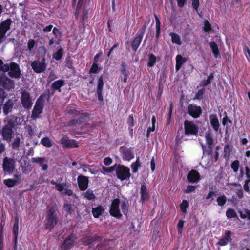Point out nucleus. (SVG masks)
<instances>
[{
  "mask_svg": "<svg viewBox=\"0 0 250 250\" xmlns=\"http://www.w3.org/2000/svg\"><path fill=\"white\" fill-rule=\"evenodd\" d=\"M19 120L20 118L14 115H10L4 120L5 125L0 131V134L3 139L8 143L11 142L14 135Z\"/></svg>",
  "mask_w": 250,
  "mask_h": 250,
  "instance_id": "nucleus-1",
  "label": "nucleus"
},
{
  "mask_svg": "<svg viewBox=\"0 0 250 250\" xmlns=\"http://www.w3.org/2000/svg\"><path fill=\"white\" fill-rule=\"evenodd\" d=\"M58 208L56 205L51 206L47 211L45 220V229L51 231L58 222Z\"/></svg>",
  "mask_w": 250,
  "mask_h": 250,
  "instance_id": "nucleus-2",
  "label": "nucleus"
},
{
  "mask_svg": "<svg viewBox=\"0 0 250 250\" xmlns=\"http://www.w3.org/2000/svg\"><path fill=\"white\" fill-rule=\"evenodd\" d=\"M68 113L73 117V119L68 122V126L70 127L81 125L86 121V119L89 116L88 113H83L75 109H70Z\"/></svg>",
  "mask_w": 250,
  "mask_h": 250,
  "instance_id": "nucleus-3",
  "label": "nucleus"
},
{
  "mask_svg": "<svg viewBox=\"0 0 250 250\" xmlns=\"http://www.w3.org/2000/svg\"><path fill=\"white\" fill-rule=\"evenodd\" d=\"M116 175L121 181L129 179L131 176L129 168L124 165H117Z\"/></svg>",
  "mask_w": 250,
  "mask_h": 250,
  "instance_id": "nucleus-4",
  "label": "nucleus"
},
{
  "mask_svg": "<svg viewBox=\"0 0 250 250\" xmlns=\"http://www.w3.org/2000/svg\"><path fill=\"white\" fill-rule=\"evenodd\" d=\"M120 203V200L117 198L112 201L109 207V212L110 215L117 219H121L122 217L119 208Z\"/></svg>",
  "mask_w": 250,
  "mask_h": 250,
  "instance_id": "nucleus-5",
  "label": "nucleus"
},
{
  "mask_svg": "<svg viewBox=\"0 0 250 250\" xmlns=\"http://www.w3.org/2000/svg\"><path fill=\"white\" fill-rule=\"evenodd\" d=\"M44 100L42 96L37 100L32 112L31 117L33 120L36 119L42 113L44 107Z\"/></svg>",
  "mask_w": 250,
  "mask_h": 250,
  "instance_id": "nucleus-6",
  "label": "nucleus"
},
{
  "mask_svg": "<svg viewBox=\"0 0 250 250\" xmlns=\"http://www.w3.org/2000/svg\"><path fill=\"white\" fill-rule=\"evenodd\" d=\"M31 66L35 72L37 73L43 72L47 66L45 57H43L41 61L36 60L33 61Z\"/></svg>",
  "mask_w": 250,
  "mask_h": 250,
  "instance_id": "nucleus-7",
  "label": "nucleus"
},
{
  "mask_svg": "<svg viewBox=\"0 0 250 250\" xmlns=\"http://www.w3.org/2000/svg\"><path fill=\"white\" fill-rule=\"evenodd\" d=\"M185 134L186 135H196L198 132V128L193 121L185 120L184 123Z\"/></svg>",
  "mask_w": 250,
  "mask_h": 250,
  "instance_id": "nucleus-8",
  "label": "nucleus"
},
{
  "mask_svg": "<svg viewBox=\"0 0 250 250\" xmlns=\"http://www.w3.org/2000/svg\"><path fill=\"white\" fill-rule=\"evenodd\" d=\"M15 161L11 158L5 157L3 159L2 168L4 172L12 174L15 168Z\"/></svg>",
  "mask_w": 250,
  "mask_h": 250,
  "instance_id": "nucleus-9",
  "label": "nucleus"
},
{
  "mask_svg": "<svg viewBox=\"0 0 250 250\" xmlns=\"http://www.w3.org/2000/svg\"><path fill=\"white\" fill-rule=\"evenodd\" d=\"M21 101L22 106L24 108L28 110L31 109L33 103L32 101V98L29 92L26 90H24L21 92Z\"/></svg>",
  "mask_w": 250,
  "mask_h": 250,
  "instance_id": "nucleus-10",
  "label": "nucleus"
},
{
  "mask_svg": "<svg viewBox=\"0 0 250 250\" xmlns=\"http://www.w3.org/2000/svg\"><path fill=\"white\" fill-rule=\"evenodd\" d=\"M77 238V236L75 234L71 233L61 246V250H70L74 245Z\"/></svg>",
  "mask_w": 250,
  "mask_h": 250,
  "instance_id": "nucleus-11",
  "label": "nucleus"
},
{
  "mask_svg": "<svg viewBox=\"0 0 250 250\" xmlns=\"http://www.w3.org/2000/svg\"><path fill=\"white\" fill-rule=\"evenodd\" d=\"M64 148H75L79 147L77 141L74 139H69L67 136H63L60 140Z\"/></svg>",
  "mask_w": 250,
  "mask_h": 250,
  "instance_id": "nucleus-12",
  "label": "nucleus"
},
{
  "mask_svg": "<svg viewBox=\"0 0 250 250\" xmlns=\"http://www.w3.org/2000/svg\"><path fill=\"white\" fill-rule=\"evenodd\" d=\"M132 149L133 148H128L125 146H120L119 151L124 160L130 161L134 158V154Z\"/></svg>",
  "mask_w": 250,
  "mask_h": 250,
  "instance_id": "nucleus-13",
  "label": "nucleus"
},
{
  "mask_svg": "<svg viewBox=\"0 0 250 250\" xmlns=\"http://www.w3.org/2000/svg\"><path fill=\"white\" fill-rule=\"evenodd\" d=\"M10 18H8L0 23V44L5 37L6 33L10 29L12 23Z\"/></svg>",
  "mask_w": 250,
  "mask_h": 250,
  "instance_id": "nucleus-14",
  "label": "nucleus"
},
{
  "mask_svg": "<svg viewBox=\"0 0 250 250\" xmlns=\"http://www.w3.org/2000/svg\"><path fill=\"white\" fill-rule=\"evenodd\" d=\"M188 113L194 119L199 118L202 113V110L200 106L190 104L188 106Z\"/></svg>",
  "mask_w": 250,
  "mask_h": 250,
  "instance_id": "nucleus-15",
  "label": "nucleus"
},
{
  "mask_svg": "<svg viewBox=\"0 0 250 250\" xmlns=\"http://www.w3.org/2000/svg\"><path fill=\"white\" fill-rule=\"evenodd\" d=\"M0 86L10 90L14 87V82L6 76H0Z\"/></svg>",
  "mask_w": 250,
  "mask_h": 250,
  "instance_id": "nucleus-16",
  "label": "nucleus"
},
{
  "mask_svg": "<svg viewBox=\"0 0 250 250\" xmlns=\"http://www.w3.org/2000/svg\"><path fill=\"white\" fill-rule=\"evenodd\" d=\"M8 75L10 77L14 78H20L21 75V71L19 64L14 62H11L10 69Z\"/></svg>",
  "mask_w": 250,
  "mask_h": 250,
  "instance_id": "nucleus-17",
  "label": "nucleus"
},
{
  "mask_svg": "<svg viewBox=\"0 0 250 250\" xmlns=\"http://www.w3.org/2000/svg\"><path fill=\"white\" fill-rule=\"evenodd\" d=\"M102 240L101 236L97 234L94 235L92 237H86L83 238L82 239V242L83 245L88 246L89 248H91L94 245V243L95 241H99Z\"/></svg>",
  "mask_w": 250,
  "mask_h": 250,
  "instance_id": "nucleus-18",
  "label": "nucleus"
},
{
  "mask_svg": "<svg viewBox=\"0 0 250 250\" xmlns=\"http://www.w3.org/2000/svg\"><path fill=\"white\" fill-rule=\"evenodd\" d=\"M78 185L81 191L86 190L88 187V178L87 177L83 175H79L77 178Z\"/></svg>",
  "mask_w": 250,
  "mask_h": 250,
  "instance_id": "nucleus-19",
  "label": "nucleus"
},
{
  "mask_svg": "<svg viewBox=\"0 0 250 250\" xmlns=\"http://www.w3.org/2000/svg\"><path fill=\"white\" fill-rule=\"evenodd\" d=\"M187 179L190 183H196L201 179L200 173L197 170L192 169L188 173Z\"/></svg>",
  "mask_w": 250,
  "mask_h": 250,
  "instance_id": "nucleus-20",
  "label": "nucleus"
},
{
  "mask_svg": "<svg viewBox=\"0 0 250 250\" xmlns=\"http://www.w3.org/2000/svg\"><path fill=\"white\" fill-rule=\"evenodd\" d=\"M231 232L229 230H227L225 232L224 236L219 239L217 245L224 246L227 245L229 242H231Z\"/></svg>",
  "mask_w": 250,
  "mask_h": 250,
  "instance_id": "nucleus-21",
  "label": "nucleus"
},
{
  "mask_svg": "<svg viewBox=\"0 0 250 250\" xmlns=\"http://www.w3.org/2000/svg\"><path fill=\"white\" fill-rule=\"evenodd\" d=\"M141 201L143 203L149 199V196L148 191L146 186V183H142L140 188Z\"/></svg>",
  "mask_w": 250,
  "mask_h": 250,
  "instance_id": "nucleus-22",
  "label": "nucleus"
},
{
  "mask_svg": "<svg viewBox=\"0 0 250 250\" xmlns=\"http://www.w3.org/2000/svg\"><path fill=\"white\" fill-rule=\"evenodd\" d=\"M103 86L104 81L103 76H101L98 78V85L97 88V94L98 96V99L99 101H102L103 100V97L102 95Z\"/></svg>",
  "mask_w": 250,
  "mask_h": 250,
  "instance_id": "nucleus-23",
  "label": "nucleus"
},
{
  "mask_svg": "<svg viewBox=\"0 0 250 250\" xmlns=\"http://www.w3.org/2000/svg\"><path fill=\"white\" fill-rule=\"evenodd\" d=\"M65 84V80L63 79H59L58 80L54 81L51 86V89L54 91H57L59 92H61L62 90L61 88L64 86Z\"/></svg>",
  "mask_w": 250,
  "mask_h": 250,
  "instance_id": "nucleus-24",
  "label": "nucleus"
},
{
  "mask_svg": "<svg viewBox=\"0 0 250 250\" xmlns=\"http://www.w3.org/2000/svg\"><path fill=\"white\" fill-rule=\"evenodd\" d=\"M210 122L213 130L217 132L219 130L220 124L219 120L216 114H211L209 115Z\"/></svg>",
  "mask_w": 250,
  "mask_h": 250,
  "instance_id": "nucleus-25",
  "label": "nucleus"
},
{
  "mask_svg": "<svg viewBox=\"0 0 250 250\" xmlns=\"http://www.w3.org/2000/svg\"><path fill=\"white\" fill-rule=\"evenodd\" d=\"M14 102L12 100L9 99L3 105V112L4 115H7L11 112L13 108Z\"/></svg>",
  "mask_w": 250,
  "mask_h": 250,
  "instance_id": "nucleus-26",
  "label": "nucleus"
},
{
  "mask_svg": "<svg viewBox=\"0 0 250 250\" xmlns=\"http://www.w3.org/2000/svg\"><path fill=\"white\" fill-rule=\"evenodd\" d=\"M143 38L140 36L136 35L131 42V48L134 52H136L138 48H139Z\"/></svg>",
  "mask_w": 250,
  "mask_h": 250,
  "instance_id": "nucleus-27",
  "label": "nucleus"
},
{
  "mask_svg": "<svg viewBox=\"0 0 250 250\" xmlns=\"http://www.w3.org/2000/svg\"><path fill=\"white\" fill-rule=\"evenodd\" d=\"M232 148L233 146L232 145L229 143L225 144L223 150V157L227 160L229 159Z\"/></svg>",
  "mask_w": 250,
  "mask_h": 250,
  "instance_id": "nucleus-28",
  "label": "nucleus"
},
{
  "mask_svg": "<svg viewBox=\"0 0 250 250\" xmlns=\"http://www.w3.org/2000/svg\"><path fill=\"white\" fill-rule=\"evenodd\" d=\"M104 212V208L102 205H99L96 208H94L92 209V213L95 218H99Z\"/></svg>",
  "mask_w": 250,
  "mask_h": 250,
  "instance_id": "nucleus-29",
  "label": "nucleus"
},
{
  "mask_svg": "<svg viewBox=\"0 0 250 250\" xmlns=\"http://www.w3.org/2000/svg\"><path fill=\"white\" fill-rule=\"evenodd\" d=\"M187 61V59L183 57L181 55H178L176 57V66L175 69L178 71L181 68L182 65L185 63Z\"/></svg>",
  "mask_w": 250,
  "mask_h": 250,
  "instance_id": "nucleus-30",
  "label": "nucleus"
},
{
  "mask_svg": "<svg viewBox=\"0 0 250 250\" xmlns=\"http://www.w3.org/2000/svg\"><path fill=\"white\" fill-rule=\"evenodd\" d=\"M209 46L214 58H218L220 57V52L216 43L214 41H212L210 42Z\"/></svg>",
  "mask_w": 250,
  "mask_h": 250,
  "instance_id": "nucleus-31",
  "label": "nucleus"
},
{
  "mask_svg": "<svg viewBox=\"0 0 250 250\" xmlns=\"http://www.w3.org/2000/svg\"><path fill=\"white\" fill-rule=\"evenodd\" d=\"M156 21V38L158 40L160 36L161 33V22L159 18L156 14H154Z\"/></svg>",
  "mask_w": 250,
  "mask_h": 250,
  "instance_id": "nucleus-32",
  "label": "nucleus"
},
{
  "mask_svg": "<svg viewBox=\"0 0 250 250\" xmlns=\"http://www.w3.org/2000/svg\"><path fill=\"white\" fill-rule=\"evenodd\" d=\"M169 35L171 37V41L173 43H175L178 45L182 44L180 37L178 34L174 32H170L169 33Z\"/></svg>",
  "mask_w": 250,
  "mask_h": 250,
  "instance_id": "nucleus-33",
  "label": "nucleus"
},
{
  "mask_svg": "<svg viewBox=\"0 0 250 250\" xmlns=\"http://www.w3.org/2000/svg\"><path fill=\"white\" fill-rule=\"evenodd\" d=\"M214 77V72H211L210 75L207 77V79L203 80L200 82L201 85L205 87L211 83L212 80Z\"/></svg>",
  "mask_w": 250,
  "mask_h": 250,
  "instance_id": "nucleus-34",
  "label": "nucleus"
},
{
  "mask_svg": "<svg viewBox=\"0 0 250 250\" xmlns=\"http://www.w3.org/2000/svg\"><path fill=\"white\" fill-rule=\"evenodd\" d=\"M82 195L84 198L88 200L94 201L96 199V196L93 193V191L90 189H88L86 192L83 193Z\"/></svg>",
  "mask_w": 250,
  "mask_h": 250,
  "instance_id": "nucleus-35",
  "label": "nucleus"
},
{
  "mask_svg": "<svg viewBox=\"0 0 250 250\" xmlns=\"http://www.w3.org/2000/svg\"><path fill=\"white\" fill-rule=\"evenodd\" d=\"M202 148L203 152V154L206 155L208 156H212V146H206L203 144L201 145Z\"/></svg>",
  "mask_w": 250,
  "mask_h": 250,
  "instance_id": "nucleus-36",
  "label": "nucleus"
},
{
  "mask_svg": "<svg viewBox=\"0 0 250 250\" xmlns=\"http://www.w3.org/2000/svg\"><path fill=\"white\" fill-rule=\"evenodd\" d=\"M226 216L227 218H237V214L235 210L232 208H228L226 212Z\"/></svg>",
  "mask_w": 250,
  "mask_h": 250,
  "instance_id": "nucleus-37",
  "label": "nucleus"
},
{
  "mask_svg": "<svg viewBox=\"0 0 250 250\" xmlns=\"http://www.w3.org/2000/svg\"><path fill=\"white\" fill-rule=\"evenodd\" d=\"M50 183L52 185L55 186L56 189L60 192H62L64 190V186L66 185L65 183H57L54 180H52L50 181Z\"/></svg>",
  "mask_w": 250,
  "mask_h": 250,
  "instance_id": "nucleus-38",
  "label": "nucleus"
},
{
  "mask_svg": "<svg viewBox=\"0 0 250 250\" xmlns=\"http://www.w3.org/2000/svg\"><path fill=\"white\" fill-rule=\"evenodd\" d=\"M156 57L153 54H149L147 66L149 67L154 66L156 62Z\"/></svg>",
  "mask_w": 250,
  "mask_h": 250,
  "instance_id": "nucleus-39",
  "label": "nucleus"
},
{
  "mask_svg": "<svg viewBox=\"0 0 250 250\" xmlns=\"http://www.w3.org/2000/svg\"><path fill=\"white\" fill-rule=\"evenodd\" d=\"M41 143L45 147L50 148L53 146L51 140L48 137H43L41 139Z\"/></svg>",
  "mask_w": 250,
  "mask_h": 250,
  "instance_id": "nucleus-40",
  "label": "nucleus"
},
{
  "mask_svg": "<svg viewBox=\"0 0 250 250\" xmlns=\"http://www.w3.org/2000/svg\"><path fill=\"white\" fill-rule=\"evenodd\" d=\"M227 201V198L224 194L218 196L216 199L217 205L220 207L223 206L226 203Z\"/></svg>",
  "mask_w": 250,
  "mask_h": 250,
  "instance_id": "nucleus-41",
  "label": "nucleus"
},
{
  "mask_svg": "<svg viewBox=\"0 0 250 250\" xmlns=\"http://www.w3.org/2000/svg\"><path fill=\"white\" fill-rule=\"evenodd\" d=\"M141 163L140 162L139 158L137 157L136 160L135 162L131 165V167L133 173H136L138 171L139 167H141Z\"/></svg>",
  "mask_w": 250,
  "mask_h": 250,
  "instance_id": "nucleus-42",
  "label": "nucleus"
},
{
  "mask_svg": "<svg viewBox=\"0 0 250 250\" xmlns=\"http://www.w3.org/2000/svg\"><path fill=\"white\" fill-rule=\"evenodd\" d=\"M3 183L8 188L13 187L17 183H18V181L12 179H7L3 181Z\"/></svg>",
  "mask_w": 250,
  "mask_h": 250,
  "instance_id": "nucleus-43",
  "label": "nucleus"
},
{
  "mask_svg": "<svg viewBox=\"0 0 250 250\" xmlns=\"http://www.w3.org/2000/svg\"><path fill=\"white\" fill-rule=\"evenodd\" d=\"M63 50L62 48H60L56 52L53 54V58L57 61L60 60L63 56Z\"/></svg>",
  "mask_w": 250,
  "mask_h": 250,
  "instance_id": "nucleus-44",
  "label": "nucleus"
},
{
  "mask_svg": "<svg viewBox=\"0 0 250 250\" xmlns=\"http://www.w3.org/2000/svg\"><path fill=\"white\" fill-rule=\"evenodd\" d=\"M189 206L188 202L186 200H183L180 205V210L182 212L185 213L187 212V208Z\"/></svg>",
  "mask_w": 250,
  "mask_h": 250,
  "instance_id": "nucleus-45",
  "label": "nucleus"
},
{
  "mask_svg": "<svg viewBox=\"0 0 250 250\" xmlns=\"http://www.w3.org/2000/svg\"><path fill=\"white\" fill-rule=\"evenodd\" d=\"M165 82V81H163L162 80H160V81L159 82V88H158V93H157V99H159L161 97V95L163 93V89H164Z\"/></svg>",
  "mask_w": 250,
  "mask_h": 250,
  "instance_id": "nucleus-46",
  "label": "nucleus"
},
{
  "mask_svg": "<svg viewBox=\"0 0 250 250\" xmlns=\"http://www.w3.org/2000/svg\"><path fill=\"white\" fill-rule=\"evenodd\" d=\"M121 209L125 215H126L128 211V203L127 201L124 200L121 202Z\"/></svg>",
  "mask_w": 250,
  "mask_h": 250,
  "instance_id": "nucleus-47",
  "label": "nucleus"
},
{
  "mask_svg": "<svg viewBox=\"0 0 250 250\" xmlns=\"http://www.w3.org/2000/svg\"><path fill=\"white\" fill-rule=\"evenodd\" d=\"M20 138L19 137L15 138L12 143V148L14 150H18L20 146Z\"/></svg>",
  "mask_w": 250,
  "mask_h": 250,
  "instance_id": "nucleus-48",
  "label": "nucleus"
},
{
  "mask_svg": "<svg viewBox=\"0 0 250 250\" xmlns=\"http://www.w3.org/2000/svg\"><path fill=\"white\" fill-rule=\"evenodd\" d=\"M205 138L207 144L209 146H212L213 140L211 134L209 132L206 133Z\"/></svg>",
  "mask_w": 250,
  "mask_h": 250,
  "instance_id": "nucleus-49",
  "label": "nucleus"
},
{
  "mask_svg": "<svg viewBox=\"0 0 250 250\" xmlns=\"http://www.w3.org/2000/svg\"><path fill=\"white\" fill-rule=\"evenodd\" d=\"M205 91V89L203 88L199 89L197 91V92L195 94V97L193 98V99L194 100L196 99V100H201L203 99V97H204Z\"/></svg>",
  "mask_w": 250,
  "mask_h": 250,
  "instance_id": "nucleus-50",
  "label": "nucleus"
},
{
  "mask_svg": "<svg viewBox=\"0 0 250 250\" xmlns=\"http://www.w3.org/2000/svg\"><path fill=\"white\" fill-rule=\"evenodd\" d=\"M239 166V161L238 160H235L231 163V168L234 172H237L238 171Z\"/></svg>",
  "mask_w": 250,
  "mask_h": 250,
  "instance_id": "nucleus-51",
  "label": "nucleus"
},
{
  "mask_svg": "<svg viewBox=\"0 0 250 250\" xmlns=\"http://www.w3.org/2000/svg\"><path fill=\"white\" fill-rule=\"evenodd\" d=\"M73 205L69 203H66L64 204L63 207L64 210L67 212L68 214L71 215L73 210Z\"/></svg>",
  "mask_w": 250,
  "mask_h": 250,
  "instance_id": "nucleus-52",
  "label": "nucleus"
},
{
  "mask_svg": "<svg viewBox=\"0 0 250 250\" xmlns=\"http://www.w3.org/2000/svg\"><path fill=\"white\" fill-rule=\"evenodd\" d=\"M245 214H243L242 211H239L240 216L242 219L247 218L250 220V210L248 209H244Z\"/></svg>",
  "mask_w": 250,
  "mask_h": 250,
  "instance_id": "nucleus-53",
  "label": "nucleus"
},
{
  "mask_svg": "<svg viewBox=\"0 0 250 250\" xmlns=\"http://www.w3.org/2000/svg\"><path fill=\"white\" fill-rule=\"evenodd\" d=\"M3 226H0V250H2L3 247Z\"/></svg>",
  "mask_w": 250,
  "mask_h": 250,
  "instance_id": "nucleus-54",
  "label": "nucleus"
},
{
  "mask_svg": "<svg viewBox=\"0 0 250 250\" xmlns=\"http://www.w3.org/2000/svg\"><path fill=\"white\" fill-rule=\"evenodd\" d=\"M120 71L121 73L123 75L129 74L128 71L126 70V64L125 62H122Z\"/></svg>",
  "mask_w": 250,
  "mask_h": 250,
  "instance_id": "nucleus-55",
  "label": "nucleus"
},
{
  "mask_svg": "<svg viewBox=\"0 0 250 250\" xmlns=\"http://www.w3.org/2000/svg\"><path fill=\"white\" fill-rule=\"evenodd\" d=\"M212 27L211 24L209 23L208 20H206L204 21V26L203 30L206 32H209L211 30Z\"/></svg>",
  "mask_w": 250,
  "mask_h": 250,
  "instance_id": "nucleus-56",
  "label": "nucleus"
},
{
  "mask_svg": "<svg viewBox=\"0 0 250 250\" xmlns=\"http://www.w3.org/2000/svg\"><path fill=\"white\" fill-rule=\"evenodd\" d=\"M146 27H147V24L146 23H145L142 26V27L139 30V31H138V32L137 33V34L136 35H137L138 36H140V37L143 38V36H144V33L146 31Z\"/></svg>",
  "mask_w": 250,
  "mask_h": 250,
  "instance_id": "nucleus-57",
  "label": "nucleus"
},
{
  "mask_svg": "<svg viewBox=\"0 0 250 250\" xmlns=\"http://www.w3.org/2000/svg\"><path fill=\"white\" fill-rule=\"evenodd\" d=\"M45 161V159L44 157H36L32 158V162L33 163H39L40 166L42 165Z\"/></svg>",
  "mask_w": 250,
  "mask_h": 250,
  "instance_id": "nucleus-58",
  "label": "nucleus"
},
{
  "mask_svg": "<svg viewBox=\"0 0 250 250\" xmlns=\"http://www.w3.org/2000/svg\"><path fill=\"white\" fill-rule=\"evenodd\" d=\"M6 97V92L4 91L3 89L0 88V106H1V105L3 103V102Z\"/></svg>",
  "mask_w": 250,
  "mask_h": 250,
  "instance_id": "nucleus-59",
  "label": "nucleus"
},
{
  "mask_svg": "<svg viewBox=\"0 0 250 250\" xmlns=\"http://www.w3.org/2000/svg\"><path fill=\"white\" fill-rule=\"evenodd\" d=\"M98 64L96 62H94L89 71V73H97L98 71Z\"/></svg>",
  "mask_w": 250,
  "mask_h": 250,
  "instance_id": "nucleus-60",
  "label": "nucleus"
},
{
  "mask_svg": "<svg viewBox=\"0 0 250 250\" xmlns=\"http://www.w3.org/2000/svg\"><path fill=\"white\" fill-rule=\"evenodd\" d=\"M117 165L115 164L113 166L110 167H103L102 169L105 172L110 173L112 172L113 171L115 170L117 167Z\"/></svg>",
  "mask_w": 250,
  "mask_h": 250,
  "instance_id": "nucleus-61",
  "label": "nucleus"
},
{
  "mask_svg": "<svg viewBox=\"0 0 250 250\" xmlns=\"http://www.w3.org/2000/svg\"><path fill=\"white\" fill-rule=\"evenodd\" d=\"M196 187L193 185H188L187 188L184 190V193H189L195 191Z\"/></svg>",
  "mask_w": 250,
  "mask_h": 250,
  "instance_id": "nucleus-62",
  "label": "nucleus"
},
{
  "mask_svg": "<svg viewBox=\"0 0 250 250\" xmlns=\"http://www.w3.org/2000/svg\"><path fill=\"white\" fill-rule=\"evenodd\" d=\"M127 123L129 127H132L134 126L133 115H129L127 120Z\"/></svg>",
  "mask_w": 250,
  "mask_h": 250,
  "instance_id": "nucleus-63",
  "label": "nucleus"
},
{
  "mask_svg": "<svg viewBox=\"0 0 250 250\" xmlns=\"http://www.w3.org/2000/svg\"><path fill=\"white\" fill-rule=\"evenodd\" d=\"M13 233L15 238V240L18 239V233H19V225H13Z\"/></svg>",
  "mask_w": 250,
  "mask_h": 250,
  "instance_id": "nucleus-64",
  "label": "nucleus"
}]
</instances>
